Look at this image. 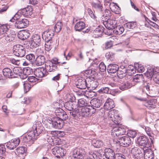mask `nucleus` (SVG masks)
Wrapping results in <instances>:
<instances>
[{
  "instance_id": "nucleus-37",
  "label": "nucleus",
  "mask_w": 159,
  "mask_h": 159,
  "mask_svg": "<svg viewBox=\"0 0 159 159\" xmlns=\"http://www.w3.org/2000/svg\"><path fill=\"white\" fill-rule=\"evenodd\" d=\"M113 32L114 34L116 35H120L124 31V27L121 26H116Z\"/></svg>"
},
{
  "instance_id": "nucleus-12",
  "label": "nucleus",
  "mask_w": 159,
  "mask_h": 159,
  "mask_svg": "<svg viewBox=\"0 0 159 159\" xmlns=\"http://www.w3.org/2000/svg\"><path fill=\"white\" fill-rule=\"evenodd\" d=\"M54 33L52 30H48L45 31L42 34V38L45 41H52Z\"/></svg>"
},
{
  "instance_id": "nucleus-32",
  "label": "nucleus",
  "mask_w": 159,
  "mask_h": 159,
  "mask_svg": "<svg viewBox=\"0 0 159 159\" xmlns=\"http://www.w3.org/2000/svg\"><path fill=\"white\" fill-rule=\"evenodd\" d=\"M45 70L47 73L48 71L52 72L57 70V68L56 64L51 63L49 65H45Z\"/></svg>"
},
{
  "instance_id": "nucleus-19",
  "label": "nucleus",
  "mask_w": 159,
  "mask_h": 159,
  "mask_svg": "<svg viewBox=\"0 0 159 159\" xmlns=\"http://www.w3.org/2000/svg\"><path fill=\"white\" fill-rule=\"evenodd\" d=\"M144 157L145 159H152L154 157V154L152 151L149 148H143Z\"/></svg>"
},
{
  "instance_id": "nucleus-13",
  "label": "nucleus",
  "mask_w": 159,
  "mask_h": 159,
  "mask_svg": "<svg viewBox=\"0 0 159 159\" xmlns=\"http://www.w3.org/2000/svg\"><path fill=\"white\" fill-rule=\"evenodd\" d=\"M125 132V129L124 128L116 127L112 129L111 134L114 137H117L120 135L124 134Z\"/></svg>"
},
{
  "instance_id": "nucleus-28",
  "label": "nucleus",
  "mask_w": 159,
  "mask_h": 159,
  "mask_svg": "<svg viewBox=\"0 0 159 159\" xmlns=\"http://www.w3.org/2000/svg\"><path fill=\"white\" fill-rule=\"evenodd\" d=\"M45 61V58L43 55H39L36 58L34 62L37 66H41L43 65Z\"/></svg>"
},
{
  "instance_id": "nucleus-23",
  "label": "nucleus",
  "mask_w": 159,
  "mask_h": 159,
  "mask_svg": "<svg viewBox=\"0 0 159 159\" xmlns=\"http://www.w3.org/2000/svg\"><path fill=\"white\" fill-rule=\"evenodd\" d=\"M119 69V66L117 64H111L108 65L107 70L109 73H114L117 72Z\"/></svg>"
},
{
  "instance_id": "nucleus-54",
  "label": "nucleus",
  "mask_w": 159,
  "mask_h": 159,
  "mask_svg": "<svg viewBox=\"0 0 159 159\" xmlns=\"http://www.w3.org/2000/svg\"><path fill=\"white\" fill-rule=\"evenodd\" d=\"M105 57L107 59L111 61H113L114 59V54L111 52H107L105 55Z\"/></svg>"
},
{
  "instance_id": "nucleus-16",
  "label": "nucleus",
  "mask_w": 159,
  "mask_h": 159,
  "mask_svg": "<svg viewBox=\"0 0 159 159\" xmlns=\"http://www.w3.org/2000/svg\"><path fill=\"white\" fill-rule=\"evenodd\" d=\"M118 142L121 146L124 147L128 146L131 143L130 138L125 136L119 138L118 140Z\"/></svg>"
},
{
  "instance_id": "nucleus-42",
  "label": "nucleus",
  "mask_w": 159,
  "mask_h": 159,
  "mask_svg": "<svg viewBox=\"0 0 159 159\" xmlns=\"http://www.w3.org/2000/svg\"><path fill=\"white\" fill-rule=\"evenodd\" d=\"M145 129L147 134L149 136L151 137V138H150V139L151 140V142L153 143V141L154 139L153 138L154 134L152 133L151 128L148 127H145Z\"/></svg>"
},
{
  "instance_id": "nucleus-18",
  "label": "nucleus",
  "mask_w": 159,
  "mask_h": 159,
  "mask_svg": "<svg viewBox=\"0 0 159 159\" xmlns=\"http://www.w3.org/2000/svg\"><path fill=\"white\" fill-rule=\"evenodd\" d=\"M133 157L135 159H140L142 157L143 154L140 149L137 147L132 148L131 150Z\"/></svg>"
},
{
  "instance_id": "nucleus-41",
  "label": "nucleus",
  "mask_w": 159,
  "mask_h": 159,
  "mask_svg": "<svg viewBox=\"0 0 159 159\" xmlns=\"http://www.w3.org/2000/svg\"><path fill=\"white\" fill-rule=\"evenodd\" d=\"M88 103L86 99L81 98L79 99L78 102V106L79 107H86L88 105Z\"/></svg>"
},
{
  "instance_id": "nucleus-58",
  "label": "nucleus",
  "mask_w": 159,
  "mask_h": 159,
  "mask_svg": "<svg viewBox=\"0 0 159 159\" xmlns=\"http://www.w3.org/2000/svg\"><path fill=\"white\" fill-rule=\"evenodd\" d=\"M136 132L135 131L133 130H129L127 133V135L128 137L134 138L136 135Z\"/></svg>"
},
{
  "instance_id": "nucleus-57",
  "label": "nucleus",
  "mask_w": 159,
  "mask_h": 159,
  "mask_svg": "<svg viewBox=\"0 0 159 159\" xmlns=\"http://www.w3.org/2000/svg\"><path fill=\"white\" fill-rule=\"evenodd\" d=\"M109 91V89L107 87H103L99 89L98 92L100 93H108Z\"/></svg>"
},
{
  "instance_id": "nucleus-9",
  "label": "nucleus",
  "mask_w": 159,
  "mask_h": 159,
  "mask_svg": "<svg viewBox=\"0 0 159 159\" xmlns=\"http://www.w3.org/2000/svg\"><path fill=\"white\" fill-rule=\"evenodd\" d=\"M136 143L139 146H143V148L150 147L151 145L148 139L145 136L139 137L137 139Z\"/></svg>"
},
{
  "instance_id": "nucleus-27",
  "label": "nucleus",
  "mask_w": 159,
  "mask_h": 159,
  "mask_svg": "<svg viewBox=\"0 0 159 159\" xmlns=\"http://www.w3.org/2000/svg\"><path fill=\"white\" fill-rule=\"evenodd\" d=\"M30 35L29 31L23 30L20 31L18 35V38L22 40H25L28 38Z\"/></svg>"
},
{
  "instance_id": "nucleus-48",
  "label": "nucleus",
  "mask_w": 159,
  "mask_h": 159,
  "mask_svg": "<svg viewBox=\"0 0 159 159\" xmlns=\"http://www.w3.org/2000/svg\"><path fill=\"white\" fill-rule=\"evenodd\" d=\"M93 145L95 148H100L103 146V143L100 140H94L93 142Z\"/></svg>"
},
{
  "instance_id": "nucleus-62",
  "label": "nucleus",
  "mask_w": 159,
  "mask_h": 159,
  "mask_svg": "<svg viewBox=\"0 0 159 159\" xmlns=\"http://www.w3.org/2000/svg\"><path fill=\"white\" fill-rule=\"evenodd\" d=\"M99 68L101 72H104L106 71V67L103 62H101L99 65Z\"/></svg>"
},
{
  "instance_id": "nucleus-46",
  "label": "nucleus",
  "mask_w": 159,
  "mask_h": 159,
  "mask_svg": "<svg viewBox=\"0 0 159 159\" xmlns=\"http://www.w3.org/2000/svg\"><path fill=\"white\" fill-rule=\"evenodd\" d=\"M134 66L136 70L139 72L142 73L144 71L145 69L143 66L141 64L136 63L134 64Z\"/></svg>"
},
{
  "instance_id": "nucleus-34",
  "label": "nucleus",
  "mask_w": 159,
  "mask_h": 159,
  "mask_svg": "<svg viewBox=\"0 0 159 159\" xmlns=\"http://www.w3.org/2000/svg\"><path fill=\"white\" fill-rule=\"evenodd\" d=\"M85 24L83 21H79L75 25L74 28L76 31H80L85 28Z\"/></svg>"
},
{
  "instance_id": "nucleus-10",
  "label": "nucleus",
  "mask_w": 159,
  "mask_h": 159,
  "mask_svg": "<svg viewBox=\"0 0 159 159\" xmlns=\"http://www.w3.org/2000/svg\"><path fill=\"white\" fill-rule=\"evenodd\" d=\"M41 39L40 36L38 34H35L32 36L30 41L31 46L36 48L41 44Z\"/></svg>"
},
{
  "instance_id": "nucleus-35",
  "label": "nucleus",
  "mask_w": 159,
  "mask_h": 159,
  "mask_svg": "<svg viewBox=\"0 0 159 159\" xmlns=\"http://www.w3.org/2000/svg\"><path fill=\"white\" fill-rule=\"evenodd\" d=\"M157 102V100L155 99H151L145 104V106L148 108L153 109L156 107L155 104Z\"/></svg>"
},
{
  "instance_id": "nucleus-31",
  "label": "nucleus",
  "mask_w": 159,
  "mask_h": 159,
  "mask_svg": "<svg viewBox=\"0 0 159 159\" xmlns=\"http://www.w3.org/2000/svg\"><path fill=\"white\" fill-rule=\"evenodd\" d=\"M86 80L87 81V86L88 88H91L94 89L96 88L98 86V83L95 81L92 80L90 79H86Z\"/></svg>"
},
{
  "instance_id": "nucleus-45",
  "label": "nucleus",
  "mask_w": 159,
  "mask_h": 159,
  "mask_svg": "<svg viewBox=\"0 0 159 159\" xmlns=\"http://www.w3.org/2000/svg\"><path fill=\"white\" fill-rule=\"evenodd\" d=\"M131 86V84L129 82H125L123 83L120 87V89L122 90H124L130 88Z\"/></svg>"
},
{
  "instance_id": "nucleus-29",
  "label": "nucleus",
  "mask_w": 159,
  "mask_h": 159,
  "mask_svg": "<svg viewBox=\"0 0 159 159\" xmlns=\"http://www.w3.org/2000/svg\"><path fill=\"white\" fill-rule=\"evenodd\" d=\"M79 95H84L88 98H92L94 97L96 95V93L93 91L85 90L83 91L82 93H78Z\"/></svg>"
},
{
  "instance_id": "nucleus-4",
  "label": "nucleus",
  "mask_w": 159,
  "mask_h": 159,
  "mask_svg": "<svg viewBox=\"0 0 159 159\" xmlns=\"http://www.w3.org/2000/svg\"><path fill=\"white\" fill-rule=\"evenodd\" d=\"M95 112V110L89 105L80 109V114L84 117L91 116Z\"/></svg>"
},
{
  "instance_id": "nucleus-53",
  "label": "nucleus",
  "mask_w": 159,
  "mask_h": 159,
  "mask_svg": "<svg viewBox=\"0 0 159 159\" xmlns=\"http://www.w3.org/2000/svg\"><path fill=\"white\" fill-rule=\"evenodd\" d=\"M49 142L51 143L53 142V143L54 145H59L60 144L61 140L57 138H54L53 139L51 138V140Z\"/></svg>"
},
{
  "instance_id": "nucleus-11",
  "label": "nucleus",
  "mask_w": 159,
  "mask_h": 159,
  "mask_svg": "<svg viewBox=\"0 0 159 159\" xmlns=\"http://www.w3.org/2000/svg\"><path fill=\"white\" fill-rule=\"evenodd\" d=\"M52 154L58 158L61 157H62L66 153L65 150L62 148L57 146L54 148L52 150Z\"/></svg>"
},
{
  "instance_id": "nucleus-15",
  "label": "nucleus",
  "mask_w": 159,
  "mask_h": 159,
  "mask_svg": "<svg viewBox=\"0 0 159 159\" xmlns=\"http://www.w3.org/2000/svg\"><path fill=\"white\" fill-rule=\"evenodd\" d=\"M29 24V21L26 19H22L17 20L15 24L16 27L18 29L25 28Z\"/></svg>"
},
{
  "instance_id": "nucleus-20",
  "label": "nucleus",
  "mask_w": 159,
  "mask_h": 159,
  "mask_svg": "<svg viewBox=\"0 0 159 159\" xmlns=\"http://www.w3.org/2000/svg\"><path fill=\"white\" fill-rule=\"evenodd\" d=\"M116 23V21L113 20L111 19L107 21H103V24L105 27L109 30H112L115 29Z\"/></svg>"
},
{
  "instance_id": "nucleus-39",
  "label": "nucleus",
  "mask_w": 159,
  "mask_h": 159,
  "mask_svg": "<svg viewBox=\"0 0 159 159\" xmlns=\"http://www.w3.org/2000/svg\"><path fill=\"white\" fill-rule=\"evenodd\" d=\"M143 77L142 74H137L132 78V81L134 82H143Z\"/></svg>"
},
{
  "instance_id": "nucleus-5",
  "label": "nucleus",
  "mask_w": 159,
  "mask_h": 159,
  "mask_svg": "<svg viewBox=\"0 0 159 159\" xmlns=\"http://www.w3.org/2000/svg\"><path fill=\"white\" fill-rule=\"evenodd\" d=\"M13 53L18 57H22L25 54V48L20 44L15 45L13 46Z\"/></svg>"
},
{
  "instance_id": "nucleus-61",
  "label": "nucleus",
  "mask_w": 159,
  "mask_h": 159,
  "mask_svg": "<svg viewBox=\"0 0 159 159\" xmlns=\"http://www.w3.org/2000/svg\"><path fill=\"white\" fill-rule=\"evenodd\" d=\"M87 11L89 15L92 18L94 19H95L97 17L96 16L94 12L91 9L88 8L87 9Z\"/></svg>"
},
{
  "instance_id": "nucleus-7",
  "label": "nucleus",
  "mask_w": 159,
  "mask_h": 159,
  "mask_svg": "<svg viewBox=\"0 0 159 159\" xmlns=\"http://www.w3.org/2000/svg\"><path fill=\"white\" fill-rule=\"evenodd\" d=\"M16 35L14 32L11 31L6 33L4 36L0 38V41H3L4 42H14L15 40Z\"/></svg>"
},
{
  "instance_id": "nucleus-30",
  "label": "nucleus",
  "mask_w": 159,
  "mask_h": 159,
  "mask_svg": "<svg viewBox=\"0 0 159 159\" xmlns=\"http://www.w3.org/2000/svg\"><path fill=\"white\" fill-rule=\"evenodd\" d=\"M32 8L30 7H28L22 9L20 13H21L25 16H29L32 14Z\"/></svg>"
},
{
  "instance_id": "nucleus-56",
  "label": "nucleus",
  "mask_w": 159,
  "mask_h": 159,
  "mask_svg": "<svg viewBox=\"0 0 159 159\" xmlns=\"http://www.w3.org/2000/svg\"><path fill=\"white\" fill-rule=\"evenodd\" d=\"M26 58L30 62L33 63L34 61L35 56L33 54H30L26 55Z\"/></svg>"
},
{
  "instance_id": "nucleus-8",
  "label": "nucleus",
  "mask_w": 159,
  "mask_h": 159,
  "mask_svg": "<svg viewBox=\"0 0 159 159\" xmlns=\"http://www.w3.org/2000/svg\"><path fill=\"white\" fill-rule=\"evenodd\" d=\"M85 152L82 148L74 150L73 152L71 158L73 159H84L85 157Z\"/></svg>"
},
{
  "instance_id": "nucleus-22",
  "label": "nucleus",
  "mask_w": 159,
  "mask_h": 159,
  "mask_svg": "<svg viewBox=\"0 0 159 159\" xmlns=\"http://www.w3.org/2000/svg\"><path fill=\"white\" fill-rule=\"evenodd\" d=\"M44 68H39L36 69L34 71L35 76L39 78H42L48 74Z\"/></svg>"
},
{
  "instance_id": "nucleus-38",
  "label": "nucleus",
  "mask_w": 159,
  "mask_h": 159,
  "mask_svg": "<svg viewBox=\"0 0 159 159\" xmlns=\"http://www.w3.org/2000/svg\"><path fill=\"white\" fill-rule=\"evenodd\" d=\"M123 67V69L121 70V68H120V69L118 70L117 72L118 76L120 78H122L125 77L126 73H127V72L126 69L124 66Z\"/></svg>"
},
{
  "instance_id": "nucleus-17",
  "label": "nucleus",
  "mask_w": 159,
  "mask_h": 159,
  "mask_svg": "<svg viewBox=\"0 0 159 159\" xmlns=\"http://www.w3.org/2000/svg\"><path fill=\"white\" fill-rule=\"evenodd\" d=\"M20 143L19 139H14L8 142L6 144L7 147L10 150H13L16 148Z\"/></svg>"
},
{
  "instance_id": "nucleus-14",
  "label": "nucleus",
  "mask_w": 159,
  "mask_h": 159,
  "mask_svg": "<svg viewBox=\"0 0 159 159\" xmlns=\"http://www.w3.org/2000/svg\"><path fill=\"white\" fill-rule=\"evenodd\" d=\"M87 81L82 78H78L75 82V84L77 88L81 89H85L87 86Z\"/></svg>"
},
{
  "instance_id": "nucleus-36",
  "label": "nucleus",
  "mask_w": 159,
  "mask_h": 159,
  "mask_svg": "<svg viewBox=\"0 0 159 159\" xmlns=\"http://www.w3.org/2000/svg\"><path fill=\"white\" fill-rule=\"evenodd\" d=\"M104 28L102 26H98L94 31L93 33L95 37H101L103 32Z\"/></svg>"
},
{
  "instance_id": "nucleus-6",
  "label": "nucleus",
  "mask_w": 159,
  "mask_h": 159,
  "mask_svg": "<svg viewBox=\"0 0 159 159\" xmlns=\"http://www.w3.org/2000/svg\"><path fill=\"white\" fill-rule=\"evenodd\" d=\"M117 111L113 110L109 112L108 115L109 119L116 125L120 123L121 119Z\"/></svg>"
},
{
  "instance_id": "nucleus-60",
  "label": "nucleus",
  "mask_w": 159,
  "mask_h": 159,
  "mask_svg": "<svg viewBox=\"0 0 159 159\" xmlns=\"http://www.w3.org/2000/svg\"><path fill=\"white\" fill-rule=\"evenodd\" d=\"M136 24L135 22H129L126 23L125 25L128 28L132 29L134 28Z\"/></svg>"
},
{
  "instance_id": "nucleus-1",
  "label": "nucleus",
  "mask_w": 159,
  "mask_h": 159,
  "mask_svg": "<svg viewBox=\"0 0 159 159\" xmlns=\"http://www.w3.org/2000/svg\"><path fill=\"white\" fill-rule=\"evenodd\" d=\"M33 130L28 133L27 135L23 137L24 142L30 143H33L34 140L37 138L38 136L43 131L44 128L41 123H36L32 127Z\"/></svg>"
},
{
  "instance_id": "nucleus-40",
  "label": "nucleus",
  "mask_w": 159,
  "mask_h": 159,
  "mask_svg": "<svg viewBox=\"0 0 159 159\" xmlns=\"http://www.w3.org/2000/svg\"><path fill=\"white\" fill-rule=\"evenodd\" d=\"M45 49L47 51H49L51 50V48L54 46V43H55L54 41H45Z\"/></svg>"
},
{
  "instance_id": "nucleus-47",
  "label": "nucleus",
  "mask_w": 159,
  "mask_h": 159,
  "mask_svg": "<svg viewBox=\"0 0 159 159\" xmlns=\"http://www.w3.org/2000/svg\"><path fill=\"white\" fill-rule=\"evenodd\" d=\"M13 71L14 74L19 75L20 74H22L23 69L21 67H16L13 68Z\"/></svg>"
},
{
  "instance_id": "nucleus-2",
  "label": "nucleus",
  "mask_w": 159,
  "mask_h": 159,
  "mask_svg": "<svg viewBox=\"0 0 159 159\" xmlns=\"http://www.w3.org/2000/svg\"><path fill=\"white\" fill-rule=\"evenodd\" d=\"M62 116L59 118H54L53 119L50 118L46 120V125L49 128H54L60 129L64 125L63 120L68 118L67 115L63 111Z\"/></svg>"
},
{
  "instance_id": "nucleus-49",
  "label": "nucleus",
  "mask_w": 159,
  "mask_h": 159,
  "mask_svg": "<svg viewBox=\"0 0 159 159\" xmlns=\"http://www.w3.org/2000/svg\"><path fill=\"white\" fill-rule=\"evenodd\" d=\"M62 25V24L61 22H58L54 26L55 31L57 33L59 32L61 30Z\"/></svg>"
},
{
  "instance_id": "nucleus-43",
  "label": "nucleus",
  "mask_w": 159,
  "mask_h": 159,
  "mask_svg": "<svg viewBox=\"0 0 159 159\" xmlns=\"http://www.w3.org/2000/svg\"><path fill=\"white\" fill-rule=\"evenodd\" d=\"M17 153L15 152L16 154L20 155H22L25 153L26 151V148L24 146L20 147L16 149Z\"/></svg>"
},
{
  "instance_id": "nucleus-25",
  "label": "nucleus",
  "mask_w": 159,
  "mask_h": 159,
  "mask_svg": "<svg viewBox=\"0 0 159 159\" xmlns=\"http://www.w3.org/2000/svg\"><path fill=\"white\" fill-rule=\"evenodd\" d=\"M65 107L68 110L71 111L76 109V104L75 102L69 101L66 102L64 105Z\"/></svg>"
},
{
  "instance_id": "nucleus-21",
  "label": "nucleus",
  "mask_w": 159,
  "mask_h": 159,
  "mask_svg": "<svg viewBox=\"0 0 159 159\" xmlns=\"http://www.w3.org/2000/svg\"><path fill=\"white\" fill-rule=\"evenodd\" d=\"M104 109L107 110H110L113 108L115 107L113 100L110 98H107L104 105Z\"/></svg>"
},
{
  "instance_id": "nucleus-63",
  "label": "nucleus",
  "mask_w": 159,
  "mask_h": 159,
  "mask_svg": "<svg viewBox=\"0 0 159 159\" xmlns=\"http://www.w3.org/2000/svg\"><path fill=\"white\" fill-rule=\"evenodd\" d=\"M151 86L152 85L151 84H145L143 87V90L145 91V92L147 93L150 90H152L150 89Z\"/></svg>"
},
{
  "instance_id": "nucleus-33",
  "label": "nucleus",
  "mask_w": 159,
  "mask_h": 159,
  "mask_svg": "<svg viewBox=\"0 0 159 159\" xmlns=\"http://www.w3.org/2000/svg\"><path fill=\"white\" fill-rule=\"evenodd\" d=\"M2 72L4 75L6 77L9 78L13 77V73L11 69L8 68H5L3 70Z\"/></svg>"
},
{
  "instance_id": "nucleus-44",
  "label": "nucleus",
  "mask_w": 159,
  "mask_h": 159,
  "mask_svg": "<svg viewBox=\"0 0 159 159\" xmlns=\"http://www.w3.org/2000/svg\"><path fill=\"white\" fill-rule=\"evenodd\" d=\"M135 66L133 65H129L128 67L127 70V73L129 75H132L135 73L136 72V69L135 68Z\"/></svg>"
},
{
  "instance_id": "nucleus-24",
  "label": "nucleus",
  "mask_w": 159,
  "mask_h": 159,
  "mask_svg": "<svg viewBox=\"0 0 159 159\" xmlns=\"http://www.w3.org/2000/svg\"><path fill=\"white\" fill-rule=\"evenodd\" d=\"M91 107L96 111V108H99L102 104V100L98 99H93L90 102Z\"/></svg>"
},
{
  "instance_id": "nucleus-52",
  "label": "nucleus",
  "mask_w": 159,
  "mask_h": 159,
  "mask_svg": "<svg viewBox=\"0 0 159 159\" xmlns=\"http://www.w3.org/2000/svg\"><path fill=\"white\" fill-rule=\"evenodd\" d=\"M92 6L93 7L97 9L99 11H102V6L99 3H92Z\"/></svg>"
},
{
  "instance_id": "nucleus-64",
  "label": "nucleus",
  "mask_w": 159,
  "mask_h": 159,
  "mask_svg": "<svg viewBox=\"0 0 159 159\" xmlns=\"http://www.w3.org/2000/svg\"><path fill=\"white\" fill-rule=\"evenodd\" d=\"M115 159H125V156L120 153H117L115 154Z\"/></svg>"
},
{
  "instance_id": "nucleus-51",
  "label": "nucleus",
  "mask_w": 159,
  "mask_h": 159,
  "mask_svg": "<svg viewBox=\"0 0 159 159\" xmlns=\"http://www.w3.org/2000/svg\"><path fill=\"white\" fill-rule=\"evenodd\" d=\"M155 75H156V74H154V70L153 69L148 70L145 73V75L148 79H151Z\"/></svg>"
},
{
  "instance_id": "nucleus-55",
  "label": "nucleus",
  "mask_w": 159,
  "mask_h": 159,
  "mask_svg": "<svg viewBox=\"0 0 159 159\" xmlns=\"http://www.w3.org/2000/svg\"><path fill=\"white\" fill-rule=\"evenodd\" d=\"M22 72L24 74H25L28 76V75L31 74L33 73V71L30 68L27 67L23 69Z\"/></svg>"
},
{
  "instance_id": "nucleus-50",
  "label": "nucleus",
  "mask_w": 159,
  "mask_h": 159,
  "mask_svg": "<svg viewBox=\"0 0 159 159\" xmlns=\"http://www.w3.org/2000/svg\"><path fill=\"white\" fill-rule=\"evenodd\" d=\"M74 110V111H70L69 114L71 117L75 118L77 117L78 114L79 113H80V109L76 108Z\"/></svg>"
},
{
  "instance_id": "nucleus-3",
  "label": "nucleus",
  "mask_w": 159,
  "mask_h": 159,
  "mask_svg": "<svg viewBox=\"0 0 159 159\" xmlns=\"http://www.w3.org/2000/svg\"><path fill=\"white\" fill-rule=\"evenodd\" d=\"M104 154L98 153V156L99 159H114L115 154L114 151L110 148H106L104 150Z\"/></svg>"
},
{
  "instance_id": "nucleus-26",
  "label": "nucleus",
  "mask_w": 159,
  "mask_h": 159,
  "mask_svg": "<svg viewBox=\"0 0 159 159\" xmlns=\"http://www.w3.org/2000/svg\"><path fill=\"white\" fill-rule=\"evenodd\" d=\"M9 26L7 25H3L0 26V37H3L6 34L11 31L9 29Z\"/></svg>"
},
{
  "instance_id": "nucleus-59",
  "label": "nucleus",
  "mask_w": 159,
  "mask_h": 159,
  "mask_svg": "<svg viewBox=\"0 0 159 159\" xmlns=\"http://www.w3.org/2000/svg\"><path fill=\"white\" fill-rule=\"evenodd\" d=\"M28 81L31 83H34L37 82L38 79L34 76H30L28 78Z\"/></svg>"
}]
</instances>
